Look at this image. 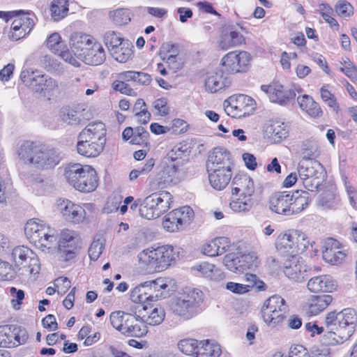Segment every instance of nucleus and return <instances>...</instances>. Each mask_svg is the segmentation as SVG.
<instances>
[{
    "mask_svg": "<svg viewBox=\"0 0 357 357\" xmlns=\"http://www.w3.org/2000/svg\"><path fill=\"white\" fill-rule=\"evenodd\" d=\"M77 150L78 153L88 158H95L100 154L105 146L89 140L78 139Z\"/></svg>",
    "mask_w": 357,
    "mask_h": 357,
    "instance_id": "nucleus-34",
    "label": "nucleus"
},
{
    "mask_svg": "<svg viewBox=\"0 0 357 357\" xmlns=\"http://www.w3.org/2000/svg\"><path fill=\"white\" fill-rule=\"evenodd\" d=\"M262 310H267L266 314H268V312L277 310L287 312V306L285 304V301L281 296L274 295L265 301Z\"/></svg>",
    "mask_w": 357,
    "mask_h": 357,
    "instance_id": "nucleus-44",
    "label": "nucleus"
},
{
    "mask_svg": "<svg viewBox=\"0 0 357 357\" xmlns=\"http://www.w3.org/2000/svg\"><path fill=\"white\" fill-rule=\"evenodd\" d=\"M276 248L278 250L291 255H297L294 241H292V231L289 234L280 236L276 242Z\"/></svg>",
    "mask_w": 357,
    "mask_h": 357,
    "instance_id": "nucleus-43",
    "label": "nucleus"
},
{
    "mask_svg": "<svg viewBox=\"0 0 357 357\" xmlns=\"http://www.w3.org/2000/svg\"><path fill=\"white\" fill-rule=\"evenodd\" d=\"M133 45L126 40V42L117 45L114 50L111 49L110 54L117 61L126 63L132 54Z\"/></svg>",
    "mask_w": 357,
    "mask_h": 357,
    "instance_id": "nucleus-39",
    "label": "nucleus"
},
{
    "mask_svg": "<svg viewBox=\"0 0 357 357\" xmlns=\"http://www.w3.org/2000/svg\"><path fill=\"white\" fill-rule=\"evenodd\" d=\"M126 42L121 33L114 31H108L104 35V43L110 52L111 49L114 50L117 45Z\"/></svg>",
    "mask_w": 357,
    "mask_h": 357,
    "instance_id": "nucleus-53",
    "label": "nucleus"
},
{
    "mask_svg": "<svg viewBox=\"0 0 357 357\" xmlns=\"http://www.w3.org/2000/svg\"><path fill=\"white\" fill-rule=\"evenodd\" d=\"M96 39L88 34L80 32L73 33L70 38V46L74 54L80 59L86 54Z\"/></svg>",
    "mask_w": 357,
    "mask_h": 357,
    "instance_id": "nucleus-23",
    "label": "nucleus"
},
{
    "mask_svg": "<svg viewBox=\"0 0 357 357\" xmlns=\"http://www.w3.org/2000/svg\"><path fill=\"white\" fill-rule=\"evenodd\" d=\"M179 181L176 165L167 164L158 171L155 176H149L147 189L151 193H160L171 184Z\"/></svg>",
    "mask_w": 357,
    "mask_h": 357,
    "instance_id": "nucleus-9",
    "label": "nucleus"
},
{
    "mask_svg": "<svg viewBox=\"0 0 357 357\" xmlns=\"http://www.w3.org/2000/svg\"><path fill=\"white\" fill-rule=\"evenodd\" d=\"M192 269L204 278L212 280H222L225 278L223 272L214 264L208 262H202L195 266Z\"/></svg>",
    "mask_w": 357,
    "mask_h": 357,
    "instance_id": "nucleus-32",
    "label": "nucleus"
},
{
    "mask_svg": "<svg viewBox=\"0 0 357 357\" xmlns=\"http://www.w3.org/2000/svg\"><path fill=\"white\" fill-rule=\"evenodd\" d=\"M319 205L326 210L334 209L338 205V200L333 192H326L319 198Z\"/></svg>",
    "mask_w": 357,
    "mask_h": 357,
    "instance_id": "nucleus-56",
    "label": "nucleus"
},
{
    "mask_svg": "<svg viewBox=\"0 0 357 357\" xmlns=\"http://www.w3.org/2000/svg\"><path fill=\"white\" fill-rule=\"evenodd\" d=\"M275 142H279L288 136V128L284 123L276 121L269 127V131Z\"/></svg>",
    "mask_w": 357,
    "mask_h": 357,
    "instance_id": "nucleus-50",
    "label": "nucleus"
},
{
    "mask_svg": "<svg viewBox=\"0 0 357 357\" xmlns=\"http://www.w3.org/2000/svg\"><path fill=\"white\" fill-rule=\"evenodd\" d=\"M340 313L336 310L328 312L324 319V326L327 331L321 337V342L325 345H335L341 344L337 342V335L341 332Z\"/></svg>",
    "mask_w": 357,
    "mask_h": 357,
    "instance_id": "nucleus-15",
    "label": "nucleus"
},
{
    "mask_svg": "<svg viewBox=\"0 0 357 357\" xmlns=\"http://www.w3.org/2000/svg\"><path fill=\"white\" fill-rule=\"evenodd\" d=\"M301 109L312 117H317L322 114V111L313 98L308 95H303L297 98Z\"/></svg>",
    "mask_w": 357,
    "mask_h": 357,
    "instance_id": "nucleus-37",
    "label": "nucleus"
},
{
    "mask_svg": "<svg viewBox=\"0 0 357 357\" xmlns=\"http://www.w3.org/2000/svg\"><path fill=\"white\" fill-rule=\"evenodd\" d=\"M292 241H294L297 255L299 253L303 252L310 245V241L307 235L299 230L292 231Z\"/></svg>",
    "mask_w": 357,
    "mask_h": 357,
    "instance_id": "nucleus-52",
    "label": "nucleus"
},
{
    "mask_svg": "<svg viewBox=\"0 0 357 357\" xmlns=\"http://www.w3.org/2000/svg\"><path fill=\"white\" fill-rule=\"evenodd\" d=\"M59 210L63 216L68 221L73 223L82 222L85 217V209L68 199H63L58 204Z\"/></svg>",
    "mask_w": 357,
    "mask_h": 357,
    "instance_id": "nucleus-20",
    "label": "nucleus"
},
{
    "mask_svg": "<svg viewBox=\"0 0 357 357\" xmlns=\"http://www.w3.org/2000/svg\"><path fill=\"white\" fill-rule=\"evenodd\" d=\"M177 346L179 351L183 354L196 356L199 342L195 339L185 338L181 340Z\"/></svg>",
    "mask_w": 357,
    "mask_h": 357,
    "instance_id": "nucleus-49",
    "label": "nucleus"
},
{
    "mask_svg": "<svg viewBox=\"0 0 357 357\" xmlns=\"http://www.w3.org/2000/svg\"><path fill=\"white\" fill-rule=\"evenodd\" d=\"M137 319L139 318L136 312L133 314L132 313H126L123 311L113 312L109 317L112 326L124 335L132 325L135 324Z\"/></svg>",
    "mask_w": 357,
    "mask_h": 357,
    "instance_id": "nucleus-22",
    "label": "nucleus"
},
{
    "mask_svg": "<svg viewBox=\"0 0 357 357\" xmlns=\"http://www.w3.org/2000/svg\"><path fill=\"white\" fill-rule=\"evenodd\" d=\"M68 0H54L50 7L53 21L58 22L66 17L68 13Z\"/></svg>",
    "mask_w": 357,
    "mask_h": 357,
    "instance_id": "nucleus-40",
    "label": "nucleus"
},
{
    "mask_svg": "<svg viewBox=\"0 0 357 357\" xmlns=\"http://www.w3.org/2000/svg\"><path fill=\"white\" fill-rule=\"evenodd\" d=\"M340 243L333 239L328 238L326 241L324 250L322 251L323 259L325 261L332 265H337L343 261L347 256L344 251L340 250Z\"/></svg>",
    "mask_w": 357,
    "mask_h": 357,
    "instance_id": "nucleus-21",
    "label": "nucleus"
},
{
    "mask_svg": "<svg viewBox=\"0 0 357 357\" xmlns=\"http://www.w3.org/2000/svg\"><path fill=\"white\" fill-rule=\"evenodd\" d=\"M139 261L141 264L158 271V261L156 248L144 250L138 255Z\"/></svg>",
    "mask_w": 357,
    "mask_h": 357,
    "instance_id": "nucleus-41",
    "label": "nucleus"
},
{
    "mask_svg": "<svg viewBox=\"0 0 357 357\" xmlns=\"http://www.w3.org/2000/svg\"><path fill=\"white\" fill-rule=\"evenodd\" d=\"M0 347H15V336L12 326L5 325L0 326Z\"/></svg>",
    "mask_w": 357,
    "mask_h": 357,
    "instance_id": "nucleus-48",
    "label": "nucleus"
},
{
    "mask_svg": "<svg viewBox=\"0 0 357 357\" xmlns=\"http://www.w3.org/2000/svg\"><path fill=\"white\" fill-rule=\"evenodd\" d=\"M47 47L54 54L60 52L61 49L65 47L64 42L61 40L59 33H52L47 39Z\"/></svg>",
    "mask_w": 357,
    "mask_h": 357,
    "instance_id": "nucleus-58",
    "label": "nucleus"
},
{
    "mask_svg": "<svg viewBox=\"0 0 357 357\" xmlns=\"http://www.w3.org/2000/svg\"><path fill=\"white\" fill-rule=\"evenodd\" d=\"M32 255V250L29 248L20 245L13 248L12 258L15 266H23L26 264L29 257Z\"/></svg>",
    "mask_w": 357,
    "mask_h": 357,
    "instance_id": "nucleus-46",
    "label": "nucleus"
},
{
    "mask_svg": "<svg viewBox=\"0 0 357 357\" xmlns=\"http://www.w3.org/2000/svg\"><path fill=\"white\" fill-rule=\"evenodd\" d=\"M339 313L342 329L336 340L342 344L354 334L357 324V314L352 308L344 309Z\"/></svg>",
    "mask_w": 357,
    "mask_h": 357,
    "instance_id": "nucleus-17",
    "label": "nucleus"
},
{
    "mask_svg": "<svg viewBox=\"0 0 357 357\" xmlns=\"http://www.w3.org/2000/svg\"><path fill=\"white\" fill-rule=\"evenodd\" d=\"M64 176L70 185L80 192H92L98 186L96 172L89 165L70 163L64 168Z\"/></svg>",
    "mask_w": 357,
    "mask_h": 357,
    "instance_id": "nucleus-4",
    "label": "nucleus"
},
{
    "mask_svg": "<svg viewBox=\"0 0 357 357\" xmlns=\"http://www.w3.org/2000/svg\"><path fill=\"white\" fill-rule=\"evenodd\" d=\"M234 164L229 151L222 147H215L209 153L206 162L208 172L232 171Z\"/></svg>",
    "mask_w": 357,
    "mask_h": 357,
    "instance_id": "nucleus-12",
    "label": "nucleus"
},
{
    "mask_svg": "<svg viewBox=\"0 0 357 357\" xmlns=\"http://www.w3.org/2000/svg\"><path fill=\"white\" fill-rule=\"evenodd\" d=\"M273 312H268V314H266L267 310H261L264 321L271 326H275L283 321L285 317L284 314L287 312L278 310Z\"/></svg>",
    "mask_w": 357,
    "mask_h": 357,
    "instance_id": "nucleus-55",
    "label": "nucleus"
},
{
    "mask_svg": "<svg viewBox=\"0 0 357 357\" xmlns=\"http://www.w3.org/2000/svg\"><path fill=\"white\" fill-rule=\"evenodd\" d=\"M140 318L146 325L157 326L160 324L165 319V312L162 307L153 305H143L139 310Z\"/></svg>",
    "mask_w": 357,
    "mask_h": 357,
    "instance_id": "nucleus-25",
    "label": "nucleus"
},
{
    "mask_svg": "<svg viewBox=\"0 0 357 357\" xmlns=\"http://www.w3.org/2000/svg\"><path fill=\"white\" fill-rule=\"evenodd\" d=\"M307 287L309 291L313 293L331 292L335 289L336 284L331 276L322 275L310 279Z\"/></svg>",
    "mask_w": 357,
    "mask_h": 357,
    "instance_id": "nucleus-26",
    "label": "nucleus"
},
{
    "mask_svg": "<svg viewBox=\"0 0 357 357\" xmlns=\"http://www.w3.org/2000/svg\"><path fill=\"white\" fill-rule=\"evenodd\" d=\"M146 284L149 288L151 301H155L168 296L169 288L165 278H158L154 280L146 281Z\"/></svg>",
    "mask_w": 357,
    "mask_h": 357,
    "instance_id": "nucleus-29",
    "label": "nucleus"
},
{
    "mask_svg": "<svg viewBox=\"0 0 357 357\" xmlns=\"http://www.w3.org/2000/svg\"><path fill=\"white\" fill-rule=\"evenodd\" d=\"M14 278L15 273L11 266L0 259V281L11 280Z\"/></svg>",
    "mask_w": 357,
    "mask_h": 357,
    "instance_id": "nucleus-63",
    "label": "nucleus"
},
{
    "mask_svg": "<svg viewBox=\"0 0 357 357\" xmlns=\"http://www.w3.org/2000/svg\"><path fill=\"white\" fill-rule=\"evenodd\" d=\"M29 15V12L25 13L24 11L18 16L15 17V19L11 24L10 31L8 34L10 39L18 40L31 32L35 23L33 19Z\"/></svg>",
    "mask_w": 357,
    "mask_h": 357,
    "instance_id": "nucleus-16",
    "label": "nucleus"
},
{
    "mask_svg": "<svg viewBox=\"0 0 357 357\" xmlns=\"http://www.w3.org/2000/svg\"><path fill=\"white\" fill-rule=\"evenodd\" d=\"M221 354L219 344L208 340L201 341L196 357H218Z\"/></svg>",
    "mask_w": 357,
    "mask_h": 357,
    "instance_id": "nucleus-42",
    "label": "nucleus"
},
{
    "mask_svg": "<svg viewBox=\"0 0 357 357\" xmlns=\"http://www.w3.org/2000/svg\"><path fill=\"white\" fill-rule=\"evenodd\" d=\"M250 54L247 52H230L221 60L222 70L227 74L245 72L250 65Z\"/></svg>",
    "mask_w": 357,
    "mask_h": 357,
    "instance_id": "nucleus-14",
    "label": "nucleus"
},
{
    "mask_svg": "<svg viewBox=\"0 0 357 357\" xmlns=\"http://www.w3.org/2000/svg\"><path fill=\"white\" fill-rule=\"evenodd\" d=\"M106 128L101 121L90 123L79 134L78 139L89 140L105 146L106 142Z\"/></svg>",
    "mask_w": 357,
    "mask_h": 357,
    "instance_id": "nucleus-19",
    "label": "nucleus"
},
{
    "mask_svg": "<svg viewBox=\"0 0 357 357\" xmlns=\"http://www.w3.org/2000/svg\"><path fill=\"white\" fill-rule=\"evenodd\" d=\"M208 180L211 185L215 190H221L225 188L229 184L231 176L232 171L208 172Z\"/></svg>",
    "mask_w": 357,
    "mask_h": 357,
    "instance_id": "nucleus-38",
    "label": "nucleus"
},
{
    "mask_svg": "<svg viewBox=\"0 0 357 357\" xmlns=\"http://www.w3.org/2000/svg\"><path fill=\"white\" fill-rule=\"evenodd\" d=\"M302 158L301 160H314L317 157V147L314 144L309 142H303L299 151Z\"/></svg>",
    "mask_w": 357,
    "mask_h": 357,
    "instance_id": "nucleus-57",
    "label": "nucleus"
},
{
    "mask_svg": "<svg viewBox=\"0 0 357 357\" xmlns=\"http://www.w3.org/2000/svg\"><path fill=\"white\" fill-rule=\"evenodd\" d=\"M245 280L248 282L245 286H248V291L250 288L256 287L258 290H264L265 284L263 281L260 280L258 277L252 273H246L245 275Z\"/></svg>",
    "mask_w": 357,
    "mask_h": 357,
    "instance_id": "nucleus-64",
    "label": "nucleus"
},
{
    "mask_svg": "<svg viewBox=\"0 0 357 357\" xmlns=\"http://www.w3.org/2000/svg\"><path fill=\"white\" fill-rule=\"evenodd\" d=\"M79 59L88 65L98 66L103 63L106 59V54L102 45L95 40L86 54Z\"/></svg>",
    "mask_w": 357,
    "mask_h": 357,
    "instance_id": "nucleus-28",
    "label": "nucleus"
},
{
    "mask_svg": "<svg viewBox=\"0 0 357 357\" xmlns=\"http://www.w3.org/2000/svg\"><path fill=\"white\" fill-rule=\"evenodd\" d=\"M172 203V196L167 191L151 193L142 200L139 212L142 218L148 220L155 219L168 211Z\"/></svg>",
    "mask_w": 357,
    "mask_h": 357,
    "instance_id": "nucleus-7",
    "label": "nucleus"
},
{
    "mask_svg": "<svg viewBox=\"0 0 357 357\" xmlns=\"http://www.w3.org/2000/svg\"><path fill=\"white\" fill-rule=\"evenodd\" d=\"M257 190L253 179L245 174L236 175L231 181L230 208L235 213L249 211L255 204Z\"/></svg>",
    "mask_w": 357,
    "mask_h": 357,
    "instance_id": "nucleus-2",
    "label": "nucleus"
},
{
    "mask_svg": "<svg viewBox=\"0 0 357 357\" xmlns=\"http://www.w3.org/2000/svg\"><path fill=\"white\" fill-rule=\"evenodd\" d=\"M291 195H293L289 207L291 215L303 211L308 206L310 198L309 192L303 190H296L291 192Z\"/></svg>",
    "mask_w": 357,
    "mask_h": 357,
    "instance_id": "nucleus-36",
    "label": "nucleus"
},
{
    "mask_svg": "<svg viewBox=\"0 0 357 357\" xmlns=\"http://www.w3.org/2000/svg\"><path fill=\"white\" fill-rule=\"evenodd\" d=\"M40 269V264L38 256L32 251V255L29 257L26 264L22 267V270L28 272L29 274H37Z\"/></svg>",
    "mask_w": 357,
    "mask_h": 357,
    "instance_id": "nucleus-59",
    "label": "nucleus"
},
{
    "mask_svg": "<svg viewBox=\"0 0 357 357\" xmlns=\"http://www.w3.org/2000/svg\"><path fill=\"white\" fill-rule=\"evenodd\" d=\"M104 248L105 245L102 239L94 240L91 243L88 251L90 259L93 261H96L102 252Z\"/></svg>",
    "mask_w": 357,
    "mask_h": 357,
    "instance_id": "nucleus-61",
    "label": "nucleus"
},
{
    "mask_svg": "<svg viewBox=\"0 0 357 357\" xmlns=\"http://www.w3.org/2000/svg\"><path fill=\"white\" fill-rule=\"evenodd\" d=\"M130 299L136 303H144L147 301H151L150 294L146 282L135 287L131 291Z\"/></svg>",
    "mask_w": 357,
    "mask_h": 357,
    "instance_id": "nucleus-45",
    "label": "nucleus"
},
{
    "mask_svg": "<svg viewBox=\"0 0 357 357\" xmlns=\"http://www.w3.org/2000/svg\"><path fill=\"white\" fill-rule=\"evenodd\" d=\"M20 79L33 92L44 97L52 96L59 89L56 80L39 70L26 69L21 72Z\"/></svg>",
    "mask_w": 357,
    "mask_h": 357,
    "instance_id": "nucleus-6",
    "label": "nucleus"
},
{
    "mask_svg": "<svg viewBox=\"0 0 357 357\" xmlns=\"http://www.w3.org/2000/svg\"><path fill=\"white\" fill-rule=\"evenodd\" d=\"M140 314H138V318L135 321V324H133L132 326L128 330V332L125 335L130 336V337H143L144 336L147 332V326L144 324V322L140 318Z\"/></svg>",
    "mask_w": 357,
    "mask_h": 357,
    "instance_id": "nucleus-54",
    "label": "nucleus"
},
{
    "mask_svg": "<svg viewBox=\"0 0 357 357\" xmlns=\"http://www.w3.org/2000/svg\"><path fill=\"white\" fill-rule=\"evenodd\" d=\"M61 120L70 126L79 125L82 121V114L80 112L70 107H64L61 111Z\"/></svg>",
    "mask_w": 357,
    "mask_h": 357,
    "instance_id": "nucleus-47",
    "label": "nucleus"
},
{
    "mask_svg": "<svg viewBox=\"0 0 357 357\" xmlns=\"http://www.w3.org/2000/svg\"><path fill=\"white\" fill-rule=\"evenodd\" d=\"M194 211L188 206H185L168 213L163 218V228L169 232L183 230L192 222Z\"/></svg>",
    "mask_w": 357,
    "mask_h": 357,
    "instance_id": "nucleus-10",
    "label": "nucleus"
},
{
    "mask_svg": "<svg viewBox=\"0 0 357 357\" xmlns=\"http://www.w3.org/2000/svg\"><path fill=\"white\" fill-rule=\"evenodd\" d=\"M321 96L324 102H325L328 107L333 108L334 110L338 108V105L335 96L328 89V86H323L321 89Z\"/></svg>",
    "mask_w": 357,
    "mask_h": 357,
    "instance_id": "nucleus-62",
    "label": "nucleus"
},
{
    "mask_svg": "<svg viewBox=\"0 0 357 357\" xmlns=\"http://www.w3.org/2000/svg\"><path fill=\"white\" fill-rule=\"evenodd\" d=\"M296 94L294 90L287 89L281 84H275L271 91L269 98L272 102L279 103L280 105H286L291 100L296 97Z\"/></svg>",
    "mask_w": 357,
    "mask_h": 357,
    "instance_id": "nucleus-33",
    "label": "nucleus"
},
{
    "mask_svg": "<svg viewBox=\"0 0 357 357\" xmlns=\"http://www.w3.org/2000/svg\"><path fill=\"white\" fill-rule=\"evenodd\" d=\"M244 43L242 34L235 31L232 26L226 27L221 36L220 46L223 50H228Z\"/></svg>",
    "mask_w": 357,
    "mask_h": 357,
    "instance_id": "nucleus-30",
    "label": "nucleus"
},
{
    "mask_svg": "<svg viewBox=\"0 0 357 357\" xmlns=\"http://www.w3.org/2000/svg\"><path fill=\"white\" fill-rule=\"evenodd\" d=\"M204 300V294L201 290L187 289L171 299L169 308L174 314L189 319L202 311Z\"/></svg>",
    "mask_w": 357,
    "mask_h": 357,
    "instance_id": "nucleus-3",
    "label": "nucleus"
},
{
    "mask_svg": "<svg viewBox=\"0 0 357 357\" xmlns=\"http://www.w3.org/2000/svg\"><path fill=\"white\" fill-rule=\"evenodd\" d=\"M292 197L290 192H276L270 199V208L277 213L291 215L289 207Z\"/></svg>",
    "mask_w": 357,
    "mask_h": 357,
    "instance_id": "nucleus-24",
    "label": "nucleus"
},
{
    "mask_svg": "<svg viewBox=\"0 0 357 357\" xmlns=\"http://www.w3.org/2000/svg\"><path fill=\"white\" fill-rule=\"evenodd\" d=\"M109 19L118 26L125 25L130 21V13L128 9L118 8L109 13Z\"/></svg>",
    "mask_w": 357,
    "mask_h": 357,
    "instance_id": "nucleus-51",
    "label": "nucleus"
},
{
    "mask_svg": "<svg viewBox=\"0 0 357 357\" xmlns=\"http://www.w3.org/2000/svg\"><path fill=\"white\" fill-rule=\"evenodd\" d=\"M335 10L337 14L342 17H348L354 14L353 6L347 1H339L335 6Z\"/></svg>",
    "mask_w": 357,
    "mask_h": 357,
    "instance_id": "nucleus-60",
    "label": "nucleus"
},
{
    "mask_svg": "<svg viewBox=\"0 0 357 357\" xmlns=\"http://www.w3.org/2000/svg\"><path fill=\"white\" fill-rule=\"evenodd\" d=\"M24 234L31 243L43 251L50 249L57 240L53 230L38 219L27 221Z\"/></svg>",
    "mask_w": 357,
    "mask_h": 357,
    "instance_id": "nucleus-5",
    "label": "nucleus"
},
{
    "mask_svg": "<svg viewBox=\"0 0 357 357\" xmlns=\"http://www.w3.org/2000/svg\"><path fill=\"white\" fill-rule=\"evenodd\" d=\"M225 70L221 69L209 74L205 82V87L211 93H215L221 89L227 87L230 81L229 80Z\"/></svg>",
    "mask_w": 357,
    "mask_h": 357,
    "instance_id": "nucleus-27",
    "label": "nucleus"
},
{
    "mask_svg": "<svg viewBox=\"0 0 357 357\" xmlns=\"http://www.w3.org/2000/svg\"><path fill=\"white\" fill-rule=\"evenodd\" d=\"M79 239L73 230L63 229L58 242L57 256L62 261H69L76 255Z\"/></svg>",
    "mask_w": 357,
    "mask_h": 357,
    "instance_id": "nucleus-13",
    "label": "nucleus"
},
{
    "mask_svg": "<svg viewBox=\"0 0 357 357\" xmlns=\"http://www.w3.org/2000/svg\"><path fill=\"white\" fill-rule=\"evenodd\" d=\"M255 101L251 97L238 94L230 96L224 102V109L228 116L241 118L250 115L255 108Z\"/></svg>",
    "mask_w": 357,
    "mask_h": 357,
    "instance_id": "nucleus-11",
    "label": "nucleus"
},
{
    "mask_svg": "<svg viewBox=\"0 0 357 357\" xmlns=\"http://www.w3.org/2000/svg\"><path fill=\"white\" fill-rule=\"evenodd\" d=\"M283 271L289 279L300 282L306 276L307 268L303 264L302 257L298 255H291L285 261Z\"/></svg>",
    "mask_w": 357,
    "mask_h": 357,
    "instance_id": "nucleus-18",
    "label": "nucleus"
},
{
    "mask_svg": "<svg viewBox=\"0 0 357 357\" xmlns=\"http://www.w3.org/2000/svg\"><path fill=\"white\" fill-rule=\"evenodd\" d=\"M298 172L305 188L312 192L319 188L324 177V167L317 160H301Z\"/></svg>",
    "mask_w": 357,
    "mask_h": 357,
    "instance_id": "nucleus-8",
    "label": "nucleus"
},
{
    "mask_svg": "<svg viewBox=\"0 0 357 357\" xmlns=\"http://www.w3.org/2000/svg\"><path fill=\"white\" fill-rule=\"evenodd\" d=\"M20 158L38 170L53 169L63 158L62 152L56 148L25 142L17 151Z\"/></svg>",
    "mask_w": 357,
    "mask_h": 357,
    "instance_id": "nucleus-1",
    "label": "nucleus"
},
{
    "mask_svg": "<svg viewBox=\"0 0 357 357\" xmlns=\"http://www.w3.org/2000/svg\"><path fill=\"white\" fill-rule=\"evenodd\" d=\"M333 297L329 294L313 296L307 305V314L316 316L323 312L332 303Z\"/></svg>",
    "mask_w": 357,
    "mask_h": 357,
    "instance_id": "nucleus-31",
    "label": "nucleus"
},
{
    "mask_svg": "<svg viewBox=\"0 0 357 357\" xmlns=\"http://www.w3.org/2000/svg\"><path fill=\"white\" fill-rule=\"evenodd\" d=\"M158 261V271L166 269L176 259L174 248L171 245H162L156 248Z\"/></svg>",
    "mask_w": 357,
    "mask_h": 357,
    "instance_id": "nucleus-35",
    "label": "nucleus"
}]
</instances>
